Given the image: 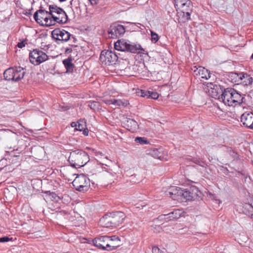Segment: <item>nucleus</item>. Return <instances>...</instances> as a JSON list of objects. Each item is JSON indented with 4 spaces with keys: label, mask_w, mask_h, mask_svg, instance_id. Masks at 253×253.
I'll return each instance as SVG.
<instances>
[{
    "label": "nucleus",
    "mask_w": 253,
    "mask_h": 253,
    "mask_svg": "<svg viewBox=\"0 0 253 253\" xmlns=\"http://www.w3.org/2000/svg\"><path fill=\"white\" fill-rule=\"evenodd\" d=\"M114 47L119 51H127L132 53H142L144 51V49L140 44L131 43L124 39L119 40L115 42Z\"/></svg>",
    "instance_id": "obj_4"
},
{
    "label": "nucleus",
    "mask_w": 253,
    "mask_h": 253,
    "mask_svg": "<svg viewBox=\"0 0 253 253\" xmlns=\"http://www.w3.org/2000/svg\"><path fill=\"white\" fill-rule=\"evenodd\" d=\"M182 191V189L180 188L175 186H171L165 192V193L166 195L167 196L175 200L176 196L181 197Z\"/></svg>",
    "instance_id": "obj_20"
},
{
    "label": "nucleus",
    "mask_w": 253,
    "mask_h": 253,
    "mask_svg": "<svg viewBox=\"0 0 253 253\" xmlns=\"http://www.w3.org/2000/svg\"><path fill=\"white\" fill-rule=\"evenodd\" d=\"M29 59L31 63L39 65L48 59V56L42 50L36 48L30 52Z\"/></svg>",
    "instance_id": "obj_7"
},
{
    "label": "nucleus",
    "mask_w": 253,
    "mask_h": 253,
    "mask_svg": "<svg viewBox=\"0 0 253 253\" xmlns=\"http://www.w3.org/2000/svg\"><path fill=\"white\" fill-rule=\"evenodd\" d=\"M192 11V5L189 0H187L186 3L182 6L177 11L178 13H180V16L178 19L179 23H185L190 19L191 13Z\"/></svg>",
    "instance_id": "obj_9"
},
{
    "label": "nucleus",
    "mask_w": 253,
    "mask_h": 253,
    "mask_svg": "<svg viewBox=\"0 0 253 253\" xmlns=\"http://www.w3.org/2000/svg\"><path fill=\"white\" fill-rule=\"evenodd\" d=\"M159 253H165L160 250V251L159 252Z\"/></svg>",
    "instance_id": "obj_50"
},
{
    "label": "nucleus",
    "mask_w": 253,
    "mask_h": 253,
    "mask_svg": "<svg viewBox=\"0 0 253 253\" xmlns=\"http://www.w3.org/2000/svg\"><path fill=\"white\" fill-rule=\"evenodd\" d=\"M228 153L233 158L234 160L237 159L239 158L238 154L231 148L227 149Z\"/></svg>",
    "instance_id": "obj_33"
},
{
    "label": "nucleus",
    "mask_w": 253,
    "mask_h": 253,
    "mask_svg": "<svg viewBox=\"0 0 253 253\" xmlns=\"http://www.w3.org/2000/svg\"><path fill=\"white\" fill-rule=\"evenodd\" d=\"M160 251V249L157 247H154L152 248L153 253H159Z\"/></svg>",
    "instance_id": "obj_42"
},
{
    "label": "nucleus",
    "mask_w": 253,
    "mask_h": 253,
    "mask_svg": "<svg viewBox=\"0 0 253 253\" xmlns=\"http://www.w3.org/2000/svg\"><path fill=\"white\" fill-rule=\"evenodd\" d=\"M125 218L124 212L116 211L105 214L100 219L99 223L103 227L106 228L116 227L123 222Z\"/></svg>",
    "instance_id": "obj_2"
},
{
    "label": "nucleus",
    "mask_w": 253,
    "mask_h": 253,
    "mask_svg": "<svg viewBox=\"0 0 253 253\" xmlns=\"http://www.w3.org/2000/svg\"><path fill=\"white\" fill-rule=\"evenodd\" d=\"M181 213L182 212L180 210L176 209L167 214H164L163 216L165 219L171 220L179 218L181 216Z\"/></svg>",
    "instance_id": "obj_22"
},
{
    "label": "nucleus",
    "mask_w": 253,
    "mask_h": 253,
    "mask_svg": "<svg viewBox=\"0 0 253 253\" xmlns=\"http://www.w3.org/2000/svg\"><path fill=\"white\" fill-rule=\"evenodd\" d=\"M92 4H96L99 0H89Z\"/></svg>",
    "instance_id": "obj_46"
},
{
    "label": "nucleus",
    "mask_w": 253,
    "mask_h": 253,
    "mask_svg": "<svg viewBox=\"0 0 253 253\" xmlns=\"http://www.w3.org/2000/svg\"><path fill=\"white\" fill-rule=\"evenodd\" d=\"M10 240V239L8 237H6V236H5V237H2V238H0V242H2V243L7 242Z\"/></svg>",
    "instance_id": "obj_40"
},
{
    "label": "nucleus",
    "mask_w": 253,
    "mask_h": 253,
    "mask_svg": "<svg viewBox=\"0 0 253 253\" xmlns=\"http://www.w3.org/2000/svg\"><path fill=\"white\" fill-rule=\"evenodd\" d=\"M60 108L62 111H65V110H67L69 109V108L68 106H65V107L61 106Z\"/></svg>",
    "instance_id": "obj_47"
},
{
    "label": "nucleus",
    "mask_w": 253,
    "mask_h": 253,
    "mask_svg": "<svg viewBox=\"0 0 253 253\" xmlns=\"http://www.w3.org/2000/svg\"><path fill=\"white\" fill-rule=\"evenodd\" d=\"M148 154L156 159H160L162 156V154L157 149H154L149 150Z\"/></svg>",
    "instance_id": "obj_29"
},
{
    "label": "nucleus",
    "mask_w": 253,
    "mask_h": 253,
    "mask_svg": "<svg viewBox=\"0 0 253 253\" xmlns=\"http://www.w3.org/2000/svg\"><path fill=\"white\" fill-rule=\"evenodd\" d=\"M118 56L115 52L111 50H103L100 56V61L105 65L115 64Z\"/></svg>",
    "instance_id": "obj_11"
},
{
    "label": "nucleus",
    "mask_w": 253,
    "mask_h": 253,
    "mask_svg": "<svg viewBox=\"0 0 253 253\" xmlns=\"http://www.w3.org/2000/svg\"><path fill=\"white\" fill-rule=\"evenodd\" d=\"M198 193V189L194 187L189 189H182L181 197H183L186 201L195 200L199 197Z\"/></svg>",
    "instance_id": "obj_13"
},
{
    "label": "nucleus",
    "mask_w": 253,
    "mask_h": 253,
    "mask_svg": "<svg viewBox=\"0 0 253 253\" xmlns=\"http://www.w3.org/2000/svg\"><path fill=\"white\" fill-rule=\"evenodd\" d=\"M35 21L42 26L49 27L52 26L50 11H47L43 9L37 10L34 14Z\"/></svg>",
    "instance_id": "obj_6"
},
{
    "label": "nucleus",
    "mask_w": 253,
    "mask_h": 253,
    "mask_svg": "<svg viewBox=\"0 0 253 253\" xmlns=\"http://www.w3.org/2000/svg\"><path fill=\"white\" fill-rule=\"evenodd\" d=\"M187 1V0H174V6L176 11H178V10L181 8L182 6L184 5Z\"/></svg>",
    "instance_id": "obj_30"
},
{
    "label": "nucleus",
    "mask_w": 253,
    "mask_h": 253,
    "mask_svg": "<svg viewBox=\"0 0 253 253\" xmlns=\"http://www.w3.org/2000/svg\"><path fill=\"white\" fill-rule=\"evenodd\" d=\"M243 212L253 218V206L252 204L245 203L242 206Z\"/></svg>",
    "instance_id": "obj_24"
},
{
    "label": "nucleus",
    "mask_w": 253,
    "mask_h": 253,
    "mask_svg": "<svg viewBox=\"0 0 253 253\" xmlns=\"http://www.w3.org/2000/svg\"><path fill=\"white\" fill-rule=\"evenodd\" d=\"M138 95L143 97H146L149 98L148 95L150 94V91L149 90H140L138 92H137Z\"/></svg>",
    "instance_id": "obj_35"
},
{
    "label": "nucleus",
    "mask_w": 253,
    "mask_h": 253,
    "mask_svg": "<svg viewBox=\"0 0 253 253\" xmlns=\"http://www.w3.org/2000/svg\"><path fill=\"white\" fill-rule=\"evenodd\" d=\"M73 51L72 48L71 47H67L65 48V54H69L71 53Z\"/></svg>",
    "instance_id": "obj_41"
},
{
    "label": "nucleus",
    "mask_w": 253,
    "mask_h": 253,
    "mask_svg": "<svg viewBox=\"0 0 253 253\" xmlns=\"http://www.w3.org/2000/svg\"><path fill=\"white\" fill-rule=\"evenodd\" d=\"M49 10L51 17L52 24L54 25L56 23L65 24L67 22L68 16L64 10L56 5H49Z\"/></svg>",
    "instance_id": "obj_5"
},
{
    "label": "nucleus",
    "mask_w": 253,
    "mask_h": 253,
    "mask_svg": "<svg viewBox=\"0 0 253 253\" xmlns=\"http://www.w3.org/2000/svg\"><path fill=\"white\" fill-rule=\"evenodd\" d=\"M14 68H9L6 69L3 73L4 79L7 81H14Z\"/></svg>",
    "instance_id": "obj_25"
},
{
    "label": "nucleus",
    "mask_w": 253,
    "mask_h": 253,
    "mask_svg": "<svg viewBox=\"0 0 253 253\" xmlns=\"http://www.w3.org/2000/svg\"><path fill=\"white\" fill-rule=\"evenodd\" d=\"M231 77H233L235 79V82H241L242 81L244 80L243 83L246 85L251 84L253 82L252 78L249 75L245 73H232Z\"/></svg>",
    "instance_id": "obj_14"
},
{
    "label": "nucleus",
    "mask_w": 253,
    "mask_h": 253,
    "mask_svg": "<svg viewBox=\"0 0 253 253\" xmlns=\"http://www.w3.org/2000/svg\"><path fill=\"white\" fill-rule=\"evenodd\" d=\"M88 106L90 108V109L92 110H95L96 108H98V103L97 102L93 101L90 102Z\"/></svg>",
    "instance_id": "obj_38"
},
{
    "label": "nucleus",
    "mask_w": 253,
    "mask_h": 253,
    "mask_svg": "<svg viewBox=\"0 0 253 253\" xmlns=\"http://www.w3.org/2000/svg\"><path fill=\"white\" fill-rule=\"evenodd\" d=\"M129 104L127 100L125 99H116L114 100V105L116 107H126Z\"/></svg>",
    "instance_id": "obj_27"
},
{
    "label": "nucleus",
    "mask_w": 253,
    "mask_h": 253,
    "mask_svg": "<svg viewBox=\"0 0 253 253\" xmlns=\"http://www.w3.org/2000/svg\"><path fill=\"white\" fill-rule=\"evenodd\" d=\"M241 122L247 128L253 129V113L245 112L241 116Z\"/></svg>",
    "instance_id": "obj_17"
},
{
    "label": "nucleus",
    "mask_w": 253,
    "mask_h": 253,
    "mask_svg": "<svg viewBox=\"0 0 253 253\" xmlns=\"http://www.w3.org/2000/svg\"><path fill=\"white\" fill-rule=\"evenodd\" d=\"M108 249L107 251H111L116 249L118 247L121 245V242L119 237L117 236H113L109 237V241L108 243Z\"/></svg>",
    "instance_id": "obj_19"
},
{
    "label": "nucleus",
    "mask_w": 253,
    "mask_h": 253,
    "mask_svg": "<svg viewBox=\"0 0 253 253\" xmlns=\"http://www.w3.org/2000/svg\"><path fill=\"white\" fill-rule=\"evenodd\" d=\"M151 41L153 43H156L159 40V37L155 32L151 31Z\"/></svg>",
    "instance_id": "obj_36"
},
{
    "label": "nucleus",
    "mask_w": 253,
    "mask_h": 253,
    "mask_svg": "<svg viewBox=\"0 0 253 253\" xmlns=\"http://www.w3.org/2000/svg\"><path fill=\"white\" fill-rule=\"evenodd\" d=\"M52 36L55 40L62 42H65L70 40H73L74 42H76V41L74 36L64 29H55L52 32Z\"/></svg>",
    "instance_id": "obj_10"
},
{
    "label": "nucleus",
    "mask_w": 253,
    "mask_h": 253,
    "mask_svg": "<svg viewBox=\"0 0 253 253\" xmlns=\"http://www.w3.org/2000/svg\"><path fill=\"white\" fill-rule=\"evenodd\" d=\"M75 188L80 192H86L89 187V179L84 174L78 175L72 182Z\"/></svg>",
    "instance_id": "obj_8"
},
{
    "label": "nucleus",
    "mask_w": 253,
    "mask_h": 253,
    "mask_svg": "<svg viewBox=\"0 0 253 253\" xmlns=\"http://www.w3.org/2000/svg\"><path fill=\"white\" fill-rule=\"evenodd\" d=\"M42 193L47 195V196L52 201L58 202L60 199V197L58 196L54 192L50 191H42Z\"/></svg>",
    "instance_id": "obj_26"
},
{
    "label": "nucleus",
    "mask_w": 253,
    "mask_h": 253,
    "mask_svg": "<svg viewBox=\"0 0 253 253\" xmlns=\"http://www.w3.org/2000/svg\"><path fill=\"white\" fill-rule=\"evenodd\" d=\"M72 61V58L71 57H69L68 58L63 60V64L66 69V73H71L73 72L75 66Z\"/></svg>",
    "instance_id": "obj_23"
},
{
    "label": "nucleus",
    "mask_w": 253,
    "mask_h": 253,
    "mask_svg": "<svg viewBox=\"0 0 253 253\" xmlns=\"http://www.w3.org/2000/svg\"><path fill=\"white\" fill-rule=\"evenodd\" d=\"M193 70L194 76H199L202 79H208L211 77V74L209 71L202 67L194 66L192 69Z\"/></svg>",
    "instance_id": "obj_18"
},
{
    "label": "nucleus",
    "mask_w": 253,
    "mask_h": 253,
    "mask_svg": "<svg viewBox=\"0 0 253 253\" xmlns=\"http://www.w3.org/2000/svg\"><path fill=\"white\" fill-rule=\"evenodd\" d=\"M71 126L72 127H77V122H72L71 124Z\"/></svg>",
    "instance_id": "obj_45"
},
{
    "label": "nucleus",
    "mask_w": 253,
    "mask_h": 253,
    "mask_svg": "<svg viewBox=\"0 0 253 253\" xmlns=\"http://www.w3.org/2000/svg\"><path fill=\"white\" fill-rule=\"evenodd\" d=\"M89 161L88 154L85 151L79 150L71 152L68 158L71 166L76 169L84 166Z\"/></svg>",
    "instance_id": "obj_3"
},
{
    "label": "nucleus",
    "mask_w": 253,
    "mask_h": 253,
    "mask_svg": "<svg viewBox=\"0 0 253 253\" xmlns=\"http://www.w3.org/2000/svg\"><path fill=\"white\" fill-rule=\"evenodd\" d=\"M70 5L73 10L74 9L77 10L79 7V2L78 0H72L70 1Z\"/></svg>",
    "instance_id": "obj_34"
},
{
    "label": "nucleus",
    "mask_w": 253,
    "mask_h": 253,
    "mask_svg": "<svg viewBox=\"0 0 253 253\" xmlns=\"http://www.w3.org/2000/svg\"><path fill=\"white\" fill-rule=\"evenodd\" d=\"M201 162H202V161H201V160H198V159H196V160L194 161V162H195L196 164H199V165H201Z\"/></svg>",
    "instance_id": "obj_48"
},
{
    "label": "nucleus",
    "mask_w": 253,
    "mask_h": 253,
    "mask_svg": "<svg viewBox=\"0 0 253 253\" xmlns=\"http://www.w3.org/2000/svg\"><path fill=\"white\" fill-rule=\"evenodd\" d=\"M125 31V28L123 25L114 23L110 26L108 30V34L110 38L116 39L122 36Z\"/></svg>",
    "instance_id": "obj_12"
},
{
    "label": "nucleus",
    "mask_w": 253,
    "mask_h": 253,
    "mask_svg": "<svg viewBox=\"0 0 253 253\" xmlns=\"http://www.w3.org/2000/svg\"><path fill=\"white\" fill-rule=\"evenodd\" d=\"M109 237L108 236H102L99 237L95 238L93 240L94 245L98 249L103 250H107L108 249V243L109 241Z\"/></svg>",
    "instance_id": "obj_16"
},
{
    "label": "nucleus",
    "mask_w": 253,
    "mask_h": 253,
    "mask_svg": "<svg viewBox=\"0 0 253 253\" xmlns=\"http://www.w3.org/2000/svg\"><path fill=\"white\" fill-rule=\"evenodd\" d=\"M148 96L149 98L156 99L159 97V94L157 92L150 91Z\"/></svg>",
    "instance_id": "obj_37"
},
{
    "label": "nucleus",
    "mask_w": 253,
    "mask_h": 253,
    "mask_svg": "<svg viewBox=\"0 0 253 253\" xmlns=\"http://www.w3.org/2000/svg\"><path fill=\"white\" fill-rule=\"evenodd\" d=\"M85 127V122L83 120H80L77 122V127L75 129L79 131H82Z\"/></svg>",
    "instance_id": "obj_31"
},
{
    "label": "nucleus",
    "mask_w": 253,
    "mask_h": 253,
    "mask_svg": "<svg viewBox=\"0 0 253 253\" xmlns=\"http://www.w3.org/2000/svg\"><path fill=\"white\" fill-rule=\"evenodd\" d=\"M127 125L128 127L130 126V128L129 129L132 131L135 130L138 126L137 123L132 119H128L127 121Z\"/></svg>",
    "instance_id": "obj_28"
},
{
    "label": "nucleus",
    "mask_w": 253,
    "mask_h": 253,
    "mask_svg": "<svg viewBox=\"0 0 253 253\" xmlns=\"http://www.w3.org/2000/svg\"><path fill=\"white\" fill-rule=\"evenodd\" d=\"M25 46V44L24 42H18L17 44V46L20 48H23Z\"/></svg>",
    "instance_id": "obj_43"
},
{
    "label": "nucleus",
    "mask_w": 253,
    "mask_h": 253,
    "mask_svg": "<svg viewBox=\"0 0 253 253\" xmlns=\"http://www.w3.org/2000/svg\"><path fill=\"white\" fill-rule=\"evenodd\" d=\"M225 169H226V170L227 171H228V169H227V168H226Z\"/></svg>",
    "instance_id": "obj_52"
},
{
    "label": "nucleus",
    "mask_w": 253,
    "mask_h": 253,
    "mask_svg": "<svg viewBox=\"0 0 253 253\" xmlns=\"http://www.w3.org/2000/svg\"><path fill=\"white\" fill-rule=\"evenodd\" d=\"M135 141L140 144H147L149 143V142L145 137H137L135 138Z\"/></svg>",
    "instance_id": "obj_32"
},
{
    "label": "nucleus",
    "mask_w": 253,
    "mask_h": 253,
    "mask_svg": "<svg viewBox=\"0 0 253 253\" xmlns=\"http://www.w3.org/2000/svg\"><path fill=\"white\" fill-rule=\"evenodd\" d=\"M251 58L253 59V53L252 54V55L251 56Z\"/></svg>",
    "instance_id": "obj_51"
},
{
    "label": "nucleus",
    "mask_w": 253,
    "mask_h": 253,
    "mask_svg": "<svg viewBox=\"0 0 253 253\" xmlns=\"http://www.w3.org/2000/svg\"><path fill=\"white\" fill-rule=\"evenodd\" d=\"M114 99H107L105 98L102 100V102L107 105H114Z\"/></svg>",
    "instance_id": "obj_39"
},
{
    "label": "nucleus",
    "mask_w": 253,
    "mask_h": 253,
    "mask_svg": "<svg viewBox=\"0 0 253 253\" xmlns=\"http://www.w3.org/2000/svg\"><path fill=\"white\" fill-rule=\"evenodd\" d=\"M83 134L85 135V136H87L88 134V130L87 129V128H84V129L83 130Z\"/></svg>",
    "instance_id": "obj_44"
},
{
    "label": "nucleus",
    "mask_w": 253,
    "mask_h": 253,
    "mask_svg": "<svg viewBox=\"0 0 253 253\" xmlns=\"http://www.w3.org/2000/svg\"><path fill=\"white\" fill-rule=\"evenodd\" d=\"M221 98V102L225 105L232 107L242 104L244 98L240 93L231 87L224 88Z\"/></svg>",
    "instance_id": "obj_1"
},
{
    "label": "nucleus",
    "mask_w": 253,
    "mask_h": 253,
    "mask_svg": "<svg viewBox=\"0 0 253 253\" xmlns=\"http://www.w3.org/2000/svg\"><path fill=\"white\" fill-rule=\"evenodd\" d=\"M238 173H241L242 175H245V172L243 171H238Z\"/></svg>",
    "instance_id": "obj_49"
},
{
    "label": "nucleus",
    "mask_w": 253,
    "mask_h": 253,
    "mask_svg": "<svg viewBox=\"0 0 253 253\" xmlns=\"http://www.w3.org/2000/svg\"><path fill=\"white\" fill-rule=\"evenodd\" d=\"M208 87L211 88L210 93L212 98L218 99L221 101V98L222 92H223L224 88L221 87L220 85L217 84H213L210 83Z\"/></svg>",
    "instance_id": "obj_15"
},
{
    "label": "nucleus",
    "mask_w": 253,
    "mask_h": 253,
    "mask_svg": "<svg viewBox=\"0 0 253 253\" xmlns=\"http://www.w3.org/2000/svg\"><path fill=\"white\" fill-rule=\"evenodd\" d=\"M14 81L17 82L23 78L26 69L20 66L14 68Z\"/></svg>",
    "instance_id": "obj_21"
}]
</instances>
